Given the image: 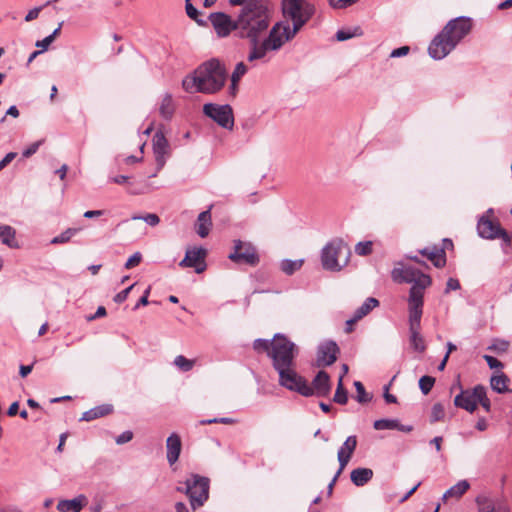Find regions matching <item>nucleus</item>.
<instances>
[{"mask_svg": "<svg viewBox=\"0 0 512 512\" xmlns=\"http://www.w3.org/2000/svg\"><path fill=\"white\" fill-rule=\"evenodd\" d=\"M33 364L34 363L29 364V365H20V367H19V374H20V376L23 377V378L28 376L31 373V371H32Z\"/></svg>", "mask_w": 512, "mask_h": 512, "instance_id": "338daca9", "label": "nucleus"}, {"mask_svg": "<svg viewBox=\"0 0 512 512\" xmlns=\"http://www.w3.org/2000/svg\"><path fill=\"white\" fill-rule=\"evenodd\" d=\"M44 6H39L31 9L25 16V21L29 22L36 19L39 16L40 11Z\"/></svg>", "mask_w": 512, "mask_h": 512, "instance_id": "e2e57ef3", "label": "nucleus"}, {"mask_svg": "<svg viewBox=\"0 0 512 512\" xmlns=\"http://www.w3.org/2000/svg\"><path fill=\"white\" fill-rule=\"evenodd\" d=\"M317 352H339V347L336 342L326 340L318 346Z\"/></svg>", "mask_w": 512, "mask_h": 512, "instance_id": "09e8293b", "label": "nucleus"}, {"mask_svg": "<svg viewBox=\"0 0 512 512\" xmlns=\"http://www.w3.org/2000/svg\"><path fill=\"white\" fill-rule=\"evenodd\" d=\"M212 226L210 209L201 212L198 215L195 227L196 232L201 238H205L209 235Z\"/></svg>", "mask_w": 512, "mask_h": 512, "instance_id": "b1692460", "label": "nucleus"}, {"mask_svg": "<svg viewBox=\"0 0 512 512\" xmlns=\"http://www.w3.org/2000/svg\"><path fill=\"white\" fill-rule=\"evenodd\" d=\"M356 1L357 0H330V4L335 8H345Z\"/></svg>", "mask_w": 512, "mask_h": 512, "instance_id": "052dcab7", "label": "nucleus"}, {"mask_svg": "<svg viewBox=\"0 0 512 512\" xmlns=\"http://www.w3.org/2000/svg\"><path fill=\"white\" fill-rule=\"evenodd\" d=\"M354 387H355L356 393H357L356 400L359 403H367V402L371 401L372 395L368 394L365 391L364 385L360 381H355Z\"/></svg>", "mask_w": 512, "mask_h": 512, "instance_id": "58836bf2", "label": "nucleus"}, {"mask_svg": "<svg viewBox=\"0 0 512 512\" xmlns=\"http://www.w3.org/2000/svg\"><path fill=\"white\" fill-rule=\"evenodd\" d=\"M207 251L205 248H193L188 249L185 253V257L179 262V266L186 268H194L195 272L200 274L206 270V257Z\"/></svg>", "mask_w": 512, "mask_h": 512, "instance_id": "ddd939ff", "label": "nucleus"}, {"mask_svg": "<svg viewBox=\"0 0 512 512\" xmlns=\"http://www.w3.org/2000/svg\"><path fill=\"white\" fill-rule=\"evenodd\" d=\"M469 488L470 483L467 480H460L443 494L442 499L444 501L449 498L459 499L469 490Z\"/></svg>", "mask_w": 512, "mask_h": 512, "instance_id": "cd10ccee", "label": "nucleus"}, {"mask_svg": "<svg viewBox=\"0 0 512 512\" xmlns=\"http://www.w3.org/2000/svg\"><path fill=\"white\" fill-rule=\"evenodd\" d=\"M160 115L164 119H170L174 113V104L171 94H165L159 108Z\"/></svg>", "mask_w": 512, "mask_h": 512, "instance_id": "7c9ffc66", "label": "nucleus"}, {"mask_svg": "<svg viewBox=\"0 0 512 512\" xmlns=\"http://www.w3.org/2000/svg\"><path fill=\"white\" fill-rule=\"evenodd\" d=\"M333 401L340 404L345 405L348 401V393L347 390L343 386V375L339 376L337 388L333 397Z\"/></svg>", "mask_w": 512, "mask_h": 512, "instance_id": "c9c22d12", "label": "nucleus"}, {"mask_svg": "<svg viewBox=\"0 0 512 512\" xmlns=\"http://www.w3.org/2000/svg\"><path fill=\"white\" fill-rule=\"evenodd\" d=\"M391 277L397 283L412 284L408 296V309H412L415 318L419 308H423L425 289L431 286V277L412 266L395 267Z\"/></svg>", "mask_w": 512, "mask_h": 512, "instance_id": "39448f33", "label": "nucleus"}, {"mask_svg": "<svg viewBox=\"0 0 512 512\" xmlns=\"http://www.w3.org/2000/svg\"><path fill=\"white\" fill-rule=\"evenodd\" d=\"M132 220H143L150 226H156L160 222V218L157 214L149 213L145 216H132Z\"/></svg>", "mask_w": 512, "mask_h": 512, "instance_id": "de8ad7c7", "label": "nucleus"}, {"mask_svg": "<svg viewBox=\"0 0 512 512\" xmlns=\"http://www.w3.org/2000/svg\"><path fill=\"white\" fill-rule=\"evenodd\" d=\"M396 377H397V375H394L392 377V379L390 380V382L383 387V389H384L383 397L387 403H396L397 402L396 396L389 393V389H390L392 383L394 382V380L396 379Z\"/></svg>", "mask_w": 512, "mask_h": 512, "instance_id": "3c124183", "label": "nucleus"}, {"mask_svg": "<svg viewBox=\"0 0 512 512\" xmlns=\"http://www.w3.org/2000/svg\"><path fill=\"white\" fill-rule=\"evenodd\" d=\"M303 265V260H290V259H284L281 262V270L286 275H292L294 272L299 270Z\"/></svg>", "mask_w": 512, "mask_h": 512, "instance_id": "e433bc0d", "label": "nucleus"}, {"mask_svg": "<svg viewBox=\"0 0 512 512\" xmlns=\"http://www.w3.org/2000/svg\"><path fill=\"white\" fill-rule=\"evenodd\" d=\"M210 480L207 477L191 474L184 486H178L176 490L185 493L193 510L202 507L209 498Z\"/></svg>", "mask_w": 512, "mask_h": 512, "instance_id": "0eeeda50", "label": "nucleus"}, {"mask_svg": "<svg viewBox=\"0 0 512 512\" xmlns=\"http://www.w3.org/2000/svg\"><path fill=\"white\" fill-rule=\"evenodd\" d=\"M142 260V255L140 252H135L125 263V268L126 269H131L137 265H139V263L141 262Z\"/></svg>", "mask_w": 512, "mask_h": 512, "instance_id": "864d4df0", "label": "nucleus"}, {"mask_svg": "<svg viewBox=\"0 0 512 512\" xmlns=\"http://www.w3.org/2000/svg\"><path fill=\"white\" fill-rule=\"evenodd\" d=\"M472 24L469 17L460 16L450 20L443 28L444 34L449 37L455 46L471 31Z\"/></svg>", "mask_w": 512, "mask_h": 512, "instance_id": "9b49d317", "label": "nucleus"}, {"mask_svg": "<svg viewBox=\"0 0 512 512\" xmlns=\"http://www.w3.org/2000/svg\"><path fill=\"white\" fill-rule=\"evenodd\" d=\"M227 73L224 65L217 59H210L199 65L193 73L182 80L187 93L215 94L225 85Z\"/></svg>", "mask_w": 512, "mask_h": 512, "instance_id": "7ed1b4c3", "label": "nucleus"}, {"mask_svg": "<svg viewBox=\"0 0 512 512\" xmlns=\"http://www.w3.org/2000/svg\"><path fill=\"white\" fill-rule=\"evenodd\" d=\"M493 214V209H488L485 215H482L477 223V231L481 238L502 240L503 244L510 246L511 237L508 232L503 229L498 221H493L490 215Z\"/></svg>", "mask_w": 512, "mask_h": 512, "instance_id": "6e6552de", "label": "nucleus"}, {"mask_svg": "<svg viewBox=\"0 0 512 512\" xmlns=\"http://www.w3.org/2000/svg\"><path fill=\"white\" fill-rule=\"evenodd\" d=\"M484 358L491 369L503 368V363L490 354H484Z\"/></svg>", "mask_w": 512, "mask_h": 512, "instance_id": "5fc2aeb1", "label": "nucleus"}, {"mask_svg": "<svg viewBox=\"0 0 512 512\" xmlns=\"http://www.w3.org/2000/svg\"><path fill=\"white\" fill-rule=\"evenodd\" d=\"M228 258L236 264H245L251 267L258 265L260 258L255 247L249 242L234 241V249Z\"/></svg>", "mask_w": 512, "mask_h": 512, "instance_id": "1a4fd4ad", "label": "nucleus"}, {"mask_svg": "<svg viewBox=\"0 0 512 512\" xmlns=\"http://www.w3.org/2000/svg\"><path fill=\"white\" fill-rule=\"evenodd\" d=\"M182 450V441L177 433H172L166 439V458L170 466L179 459Z\"/></svg>", "mask_w": 512, "mask_h": 512, "instance_id": "6ab92c4d", "label": "nucleus"}, {"mask_svg": "<svg viewBox=\"0 0 512 512\" xmlns=\"http://www.w3.org/2000/svg\"><path fill=\"white\" fill-rule=\"evenodd\" d=\"M445 417V408L441 403H435L431 409L430 422L435 423L443 420Z\"/></svg>", "mask_w": 512, "mask_h": 512, "instance_id": "79ce46f5", "label": "nucleus"}, {"mask_svg": "<svg viewBox=\"0 0 512 512\" xmlns=\"http://www.w3.org/2000/svg\"><path fill=\"white\" fill-rule=\"evenodd\" d=\"M422 256L427 257L435 267L441 268L446 264V256L443 248L426 247L419 250Z\"/></svg>", "mask_w": 512, "mask_h": 512, "instance_id": "412c9836", "label": "nucleus"}, {"mask_svg": "<svg viewBox=\"0 0 512 512\" xmlns=\"http://www.w3.org/2000/svg\"><path fill=\"white\" fill-rule=\"evenodd\" d=\"M351 255L349 246L340 238L328 242L321 250V264L324 270L340 271Z\"/></svg>", "mask_w": 512, "mask_h": 512, "instance_id": "423d86ee", "label": "nucleus"}, {"mask_svg": "<svg viewBox=\"0 0 512 512\" xmlns=\"http://www.w3.org/2000/svg\"><path fill=\"white\" fill-rule=\"evenodd\" d=\"M279 375V384L304 397H327L332 388L330 376L324 370L318 371L311 383L296 371L294 354H267Z\"/></svg>", "mask_w": 512, "mask_h": 512, "instance_id": "f03ea898", "label": "nucleus"}, {"mask_svg": "<svg viewBox=\"0 0 512 512\" xmlns=\"http://www.w3.org/2000/svg\"><path fill=\"white\" fill-rule=\"evenodd\" d=\"M208 19L219 37H227L232 31L236 33V19L233 20L226 13L214 12Z\"/></svg>", "mask_w": 512, "mask_h": 512, "instance_id": "4468645a", "label": "nucleus"}, {"mask_svg": "<svg viewBox=\"0 0 512 512\" xmlns=\"http://www.w3.org/2000/svg\"><path fill=\"white\" fill-rule=\"evenodd\" d=\"M82 230L80 227H71L67 228L65 231H63L60 235L55 236L50 241L51 244H64L70 241V239L75 236L77 233H79Z\"/></svg>", "mask_w": 512, "mask_h": 512, "instance_id": "72a5a7b5", "label": "nucleus"}, {"mask_svg": "<svg viewBox=\"0 0 512 512\" xmlns=\"http://www.w3.org/2000/svg\"><path fill=\"white\" fill-rule=\"evenodd\" d=\"M435 383V378L424 375L419 379V388L424 395L429 394Z\"/></svg>", "mask_w": 512, "mask_h": 512, "instance_id": "a19ab883", "label": "nucleus"}, {"mask_svg": "<svg viewBox=\"0 0 512 512\" xmlns=\"http://www.w3.org/2000/svg\"><path fill=\"white\" fill-rule=\"evenodd\" d=\"M409 314V330H410V342L416 352H423L425 350L424 340L419 334L421 318L423 314V308H419L418 315L413 317L412 309H408Z\"/></svg>", "mask_w": 512, "mask_h": 512, "instance_id": "f3484780", "label": "nucleus"}, {"mask_svg": "<svg viewBox=\"0 0 512 512\" xmlns=\"http://www.w3.org/2000/svg\"><path fill=\"white\" fill-rule=\"evenodd\" d=\"M282 13L287 20L292 21V26L288 21H279V33L283 45L291 41L301 28L312 18L315 13V7L307 0H282Z\"/></svg>", "mask_w": 512, "mask_h": 512, "instance_id": "20e7f679", "label": "nucleus"}, {"mask_svg": "<svg viewBox=\"0 0 512 512\" xmlns=\"http://www.w3.org/2000/svg\"><path fill=\"white\" fill-rule=\"evenodd\" d=\"M455 47V42H452V40L447 37L446 34H444V30H442L431 41L428 47V53L431 58L435 60H441L446 57Z\"/></svg>", "mask_w": 512, "mask_h": 512, "instance_id": "f8f14e48", "label": "nucleus"}, {"mask_svg": "<svg viewBox=\"0 0 512 512\" xmlns=\"http://www.w3.org/2000/svg\"><path fill=\"white\" fill-rule=\"evenodd\" d=\"M152 144L157 171H160L166 163V156L170 153V145L162 131H157L154 134Z\"/></svg>", "mask_w": 512, "mask_h": 512, "instance_id": "dca6fc26", "label": "nucleus"}, {"mask_svg": "<svg viewBox=\"0 0 512 512\" xmlns=\"http://www.w3.org/2000/svg\"><path fill=\"white\" fill-rule=\"evenodd\" d=\"M357 446V438L352 435L349 436L343 445L338 450L337 458L339 462L338 474H341L343 469L346 467L348 462L350 461L355 449Z\"/></svg>", "mask_w": 512, "mask_h": 512, "instance_id": "a211bd4d", "label": "nucleus"}, {"mask_svg": "<svg viewBox=\"0 0 512 512\" xmlns=\"http://www.w3.org/2000/svg\"><path fill=\"white\" fill-rule=\"evenodd\" d=\"M372 477L373 471L370 468H356L350 474L352 483L358 487L367 484Z\"/></svg>", "mask_w": 512, "mask_h": 512, "instance_id": "bb28decb", "label": "nucleus"}, {"mask_svg": "<svg viewBox=\"0 0 512 512\" xmlns=\"http://www.w3.org/2000/svg\"><path fill=\"white\" fill-rule=\"evenodd\" d=\"M372 246L371 241L359 242L355 246V252L360 256H367L372 253Z\"/></svg>", "mask_w": 512, "mask_h": 512, "instance_id": "c03bdc74", "label": "nucleus"}, {"mask_svg": "<svg viewBox=\"0 0 512 512\" xmlns=\"http://www.w3.org/2000/svg\"><path fill=\"white\" fill-rule=\"evenodd\" d=\"M203 112L222 128L231 130L234 126L233 110L229 104L218 105L207 103L203 106Z\"/></svg>", "mask_w": 512, "mask_h": 512, "instance_id": "9d476101", "label": "nucleus"}, {"mask_svg": "<svg viewBox=\"0 0 512 512\" xmlns=\"http://www.w3.org/2000/svg\"><path fill=\"white\" fill-rule=\"evenodd\" d=\"M15 152H9L6 154V156L0 161V170L5 168L15 157Z\"/></svg>", "mask_w": 512, "mask_h": 512, "instance_id": "0e129e2a", "label": "nucleus"}, {"mask_svg": "<svg viewBox=\"0 0 512 512\" xmlns=\"http://www.w3.org/2000/svg\"><path fill=\"white\" fill-rule=\"evenodd\" d=\"M482 385H477L473 389H462L454 398V405L473 413L477 408V397L481 396Z\"/></svg>", "mask_w": 512, "mask_h": 512, "instance_id": "2eb2a0df", "label": "nucleus"}, {"mask_svg": "<svg viewBox=\"0 0 512 512\" xmlns=\"http://www.w3.org/2000/svg\"><path fill=\"white\" fill-rule=\"evenodd\" d=\"M337 360V354H322L319 356L314 362L313 366L315 367H326L335 363Z\"/></svg>", "mask_w": 512, "mask_h": 512, "instance_id": "ea45409f", "label": "nucleus"}, {"mask_svg": "<svg viewBox=\"0 0 512 512\" xmlns=\"http://www.w3.org/2000/svg\"><path fill=\"white\" fill-rule=\"evenodd\" d=\"M373 427L376 430H398L401 432H411L413 427L411 425H403L398 419H379L374 421Z\"/></svg>", "mask_w": 512, "mask_h": 512, "instance_id": "4be33fe9", "label": "nucleus"}, {"mask_svg": "<svg viewBox=\"0 0 512 512\" xmlns=\"http://www.w3.org/2000/svg\"><path fill=\"white\" fill-rule=\"evenodd\" d=\"M105 315H106L105 307L104 306H99L97 308L96 312L93 315L89 316L87 319L89 321H92V320H95L97 318L104 317Z\"/></svg>", "mask_w": 512, "mask_h": 512, "instance_id": "69168bd1", "label": "nucleus"}, {"mask_svg": "<svg viewBox=\"0 0 512 512\" xmlns=\"http://www.w3.org/2000/svg\"><path fill=\"white\" fill-rule=\"evenodd\" d=\"M379 301L374 297H368L364 303L355 310L354 315L356 319L361 320L363 317L368 315L374 308L379 306Z\"/></svg>", "mask_w": 512, "mask_h": 512, "instance_id": "c85d7f7f", "label": "nucleus"}, {"mask_svg": "<svg viewBox=\"0 0 512 512\" xmlns=\"http://www.w3.org/2000/svg\"><path fill=\"white\" fill-rule=\"evenodd\" d=\"M174 364L182 371H189L192 369L194 361L185 358L183 355H178Z\"/></svg>", "mask_w": 512, "mask_h": 512, "instance_id": "37998d69", "label": "nucleus"}, {"mask_svg": "<svg viewBox=\"0 0 512 512\" xmlns=\"http://www.w3.org/2000/svg\"><path fill=\"white\" fill-rule=\"evenodd\" d=\"M363 34V30L360 26H356L354 28L340 29L336 33V39L338 41H346L353 37L361 36Z\"/></svg>", "mask_w": 512, "mask_h": 512, "instance_id": "f704fd0d", "label": "nucleus"}, {"mask_svg": "<svg viewBox=\"0 0 512 512\" xmlns=\"http://www.w3.org/2000/svg\"><path fill=\"white\" fill-rule=\"evenodd\" d=\"M133 436L134 435L132 431L126 430L115 438V442L118 445H123L125 443L130 442L133 439Z\"/></svg>", "mask_w": 512, "mask_h": 512, "instance_id": "603ef678", "label": "nucleus"}, {"mask_svg": "<svg viewBox=\"0 0 512 512\" xmlns=\"http://www.w3.org/2000/svg\"><path fill=\"white\" fill-rule=\"evenodd\" d=\"M510 348V343L506 340L495 338L492 342L487 346V350H491L493 352H507Z\"/></svg>", "mask_w": 512, "mask_h": 512, "instance_id": "4c0bfd02", "label": "nucleus"}, {"mask_svg": "<svg viewBox=\"0 0 512 512\" xmlns=\"http://www.w3.org/2000/svg\"><path fill=\"white\" fill-rule=\"evenodd\" d=\"M86 504L87 498L81 494L70 500H60L57 510L59 512H80Z\"/></svg>", "mask_w": 512, "mask_h": 512, "instance_id": "aec40b11", "label": "nucleus"}, {"mask_svg": "<svg viewBox=\"0 0 512 512\" xmlns=\"http://www.w3.org/2000/svg\"><path fill=\"white\" fill-rule=\"evenodd\" d=\"M460 289V282L456 278H449L446 283V289L445 292L448 293L451 290H458Z\"/></svg>", "mask_w": 512, "mask_h": 512, "instance_id": "bf43d9fd", "label": "nucleus"}, {"mask_svg": "<svg viewBox=\"0 0 512 512\" xmlns=\"http://www.w3.org/2000/svg\"><path fill=\"white\" fill-rule=\"evenodd\" d=\"M480 404L487 412L490 411L491 403L487 397L486 388L482 385L481 396L477 397V405Z\"/></svg>", "mask_w": 512, "mask_h": 512, "instance_id": "8fccbe9b", "label": "nucleus"}, {"mask_svg": "<svg viewBox=\"0 0 512 512\" xmlns=\"http://www.w3.org/2000/svg\"><path fill=\"white\" fill-rule=\"evenodd\" d=\"M134 286H135V284H132L129 287H127L126 289H124V290L120 291L119 293H117L114 296V302H116L118 304L124 302L127 299L130 291L134 288Z\"/></svg>", "mask_w": 512, "mask_h": 512, "instance_id": "6e6d98bb", "label": "nucleus"}, {"mask_svg": "<svg viewBox=\"0 0 512 512\" xmlns=\"http://www.w3.org/2000/svg\"><path fill=\"white\" fill-rule=\"evenodd\" d=\"M0 240L9 248H19L16 241V230L10 225H3L0 223Z\"/></svg>", "mask_w": 512, "mask_h": 512, "instance_id": "a878e982", "label": "nucleus"}, {"mask_svg": "<svg viewBox=\"0 0 512 512\" xmlns=\"http://www.w3.org/2000/svg\"><path fill=\"white\" fill-rule=\"evenodd\" d=\"M105 213L104 210H88L84 213L85 218H96L102 216Z\"/></svg>", "mask_w": 512, "mask_h": 512, "instance_id": "774afa93", "label": "nucleus"}, {"mask_svg": "<svg viewBox=\"0 0 512 512\" xmlns=\"http://www.w3.org/2000/svg\"><path fill=\"white\" fill-rule=\"evenodd\" d=\"M112 412H113V406L111 404H102V405L93 407L90 410L84 412L80 418V421L89 422V421L107 416Z\"/></svg>", "mask_w": 512, "mask_h": 512, "instance_id": "393cba45", "label": "nucleus"}, {"mask_svg": "<svg viewBox=\"0 0 512 512\" xmlns=\"http://www.w3.org/2000/svg\"><path fill=\"white\" fill-rule=\"evenodd\" d=\"M53 42L52 38L47 36L45 37L44 39L42 40H38L36 43H35V46L38 47V48H41L40 51H45L48 49V47L50 46V44Z\"/></svg>", "mask_w": 512, "mask_h": 512, "instance_id": "680f3d73", "label": "nucleus"}, {"mask_svg": "<svg viewBox=\"0 0 512 512\" xmlns=\"http://www.w3.org/2000/svg\"><path fill=\"white\" fill-rule=\"evenodd\" d=\"M253 349L255 351L271 352V340L267 339H256L253 342Z\"/></svg>", "mask_w": 512, "mask_h": 512, "instance_id": "a18cd8bd", "label": "nucleus"}, {"mask_svg": "<svg viewBox=\"0 0 512 512\" xmlns=\"http://www.w3.org/2000/svg\"><path fill=\"white\" fill-rule=\"evenodd\" d=\"M296 345L284 334L277 333L271 340V352H294Z\"/></svg>", "mask_w": 512, "mask_h": 512, "instance_id": "5701e85b", "label": "nucleus"}, {"mask_svg": "<svg viewBox=\"0 0 512 512\" xmlns=\"http://www.w3.org/2000/svg\"><path fill=\"white\" fill-rule=\"evenodd\" d=\"M508 378L505 374L493 375L490 379L491 388L497 393H504L508 391L507 388Z\"/></svg>", "mask_w": 512, "mask_h": 512, "instance_id": "473e14b6", "label": "nucleus"}, {"mask_svg": "<svg viewBox=\"0 0 512 512\" xmlns=\"http://www.w3.org/2000/svg\"><path fill=\"white\" fill-rule=\"evenodd\" d=\"M271 12L267 0H249L236 18V36L248 40L247 60H262L270 51H278L284 45L279 33L280 24H274L269 30Z\"/></svg>", "mask_w": 512, "mask_h": 512, "instance_id": "f257e3e1", "label": "nucleus"}, {"mask_svg": "<svg viewBox=\"0 0 512 512\" xmlns=\"http://www.w3.org/2000/svg\"><path fill=\"white\" fill-rule=\"evenodd\" d=\"M478 512H496L495 501L486 495H478L475 498Z\"/></svg>", "mask_w": 512, "mask_h": 512, "instance_id": "c756f323", "label": "nucleus"}, {"mask_svg": "<svg viewBox=\"0 0 512 512\" xmlns=\"http://www.w3.org/2000/svg\"><path fill=\"white\" fill-rule=\"evenodd\" d=\"M247 72V66L243 62H239L236 64L235 69L231 76L232 82H239L241 77L244 76Z\"/></svg>", "mask_w": 512, "mask_h": 512, "instance_id": "49530a36", "label": "nucleus"}, {"mask_svg": "<svg viewBox=\"0 0 512 512\" xmlns=\"http://www.w3.org/2000/svg\"><path fill=\"white\" fill-rule=\"evenodd\" d=\"M41 143H42L41 141L34 142L29 147L24 149L22 152L23 157L29 158L33 154H35L37 152V150L39 149Z\"/></svg>", "mask_w": 512, "mask_h": 512, "instance_id": "4d7b16f0", "label": "nucleus"}, {"mask_svg": "<svg viewBox=\"0 0 512 512\" xmlns=\"http://www.w3.org/2000/svg\"><path fill=\"white\" fill-rule=\"evenodd\" d=\"M409 50H410V48L408 46H402V47L396 48V49L392 50L390 57L397 58V57L406 56L409 53Z\"/></svg>", "mask_w": 512, "mask_h": 512, "instance_id": "13d9d810", "label": "nucleus"}, {"mask_svg": "<svg viewBox=\"0 0 512 512\" xmlns=\"http://www.w3.org/2000/svg\"><path fill=\"white\" fill-rule=\"evenodd\" d=\"M185 11L187 16L199 26H207V20L201 17V13L194 7L191 0H185Z\"/></svg>", "mask_w": 512, "mask_h": 512, "instance_id": "2f4dec72", "label": "nucleus"}]
</instances>
